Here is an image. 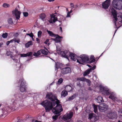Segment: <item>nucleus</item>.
I'll return each instance as SVG.
<instances>
[{"instance_id":"nucleus-1","label":"nucleus","mask_w":122,"mask_h":122,"mask_svg":"<svg viewBox=\"0 0 122 122\" xmlns=\"http://www.w3.org/2000/svg\"><path fill=\"white\" fill-rule=\"evenodd\" d=\"M14 100H12V106L6 107L2 109L3 114L0 116L1 117H4L7 114L10 109L12 111L17 110L23 107L24 106L23 102L25 97L20 92L15 94L14 95Z\"/></svg>"},{"instance_id":"nucleus-2","label":"nucleus","mask_w":122,"mask_h":122,"mask_svg":"<svg viewBox=\"0 0 122 122\" xmlns=\"http://www.w3.org/2000/svg\"><path fill=\"white\" fill-rule=\"evenodd\" d=\"M46 97L52 102H51L49 101L46 100L41 102V104L45 108L46 112H49L52 109L53 107L56 105V103L55 101L56 100L57 98L55 96L53 95L51 93H47Z\"/></svg>"},{"instance_id":"nucleus-3","label":"nucleus","mask_w":122,"mask_h":122,"mask_svg":"<svg viewBox=\"0 0 122 122\" xmlns=\"http://www.w3.org/2000/svg\"><path fill=\"white\" fill-rule=\"evenodd\" d=\"M112 14L113 16L114 19H113V22L114 24V27L117 28L115 31L114 33L113 36L116 32L117 29H118L120 26L117 27V23L119 22V24H121L122 23V13L119 12L117 14V13L113 8H112L111 10Z\"/></svg>"},{"instance_id":"nucleus-4","label":"nucleus","mask_w":122,"mask_h":122,"mask_svg":"<svg viewBox=\"0 0 122 122\" xmlns=\"http://www.w3.org/2000/svg\"><path fill=\"white\" fill-rule=\"evenodd\" d=\"M55 102L56 103V106L55 107H54L52 109V111L53 113L55 114L60 116L61 114V112L63 111V109L62 107L61 104H59L60 102L57 99Z\"/></svg>"},{"instance_id":"nucleus-5","label":"nucleus","mask_w":122,"mask_h":122,"mask_svg":"<svg viewBox=\"0 0 122 122\" xmlns=\"http://www.w3.org/2000/svg\"><path fill=\"white\" fill-rule=\"evenodd\" d=\"M17 83L18 86H20V89L21 92H23L26 91L27 88L26 83L23 78H21L19 81L17 80Z\"/></svg>"},{"instance_id":"nucleus-6","label":"nucleus","mask_w":122,"mask_h":122,"mask_svg":"<svg viewBox=\"0 0 122 122\" xmlns=\"http://www.w3.org/2000/svg\"><path fill=\"white\" fill-rule=\"evenodd\" d=\"M77 58V62L80 64H82L83 63L87 62L89 61L88 56L85 54H82Z\"/></svg>"},{"instance_id":"nucleus-7","label":"nucleus","mask_w":122,"mask_h":122,"mask_svg":"<svg viewBox=\"0 0 122 122\" xmlns=\"http://www.w3.org/2000/svg\"><path fill=\"white\" fill-rule=\"evenodd\" d=\"M112 4L113 6L116 9H122V0H113Z\"/></svg>"},{"instance_id":"nucleus-8","label":"nucleus","mask_w":122,"mask_h":122,"mask_svg":"<svg viewBox=\"0 0 122 122\" xmlns=\"http://www.w3.org/2000/svg\"><path fill=\"white\" fill-rule=\"evenodd\" d=\"M56 50L57 53L58 54H60L63 57L66 58L69 60L68 57L69 55H70V51L66 50L64 51H61L60 49H58L57 46H56Z\"/></svg>"},{"instance_id":"nucleus-9","label":"nucleus","mask_w":122,"mask_h":122,"mask_svg":"<svg viewBox=\"0 0 122 122\" xmlns=\"http://www.w3.org/2000/svg\"><path fill=\"white\" fill-rule=\"evenodd\" d=\"M100 90L102 94L108 96L109 94L111 92L110 90L107 87H100Z\"/></svg>"},{"instance_id":"nucleus-10","label":"nucleus","mask_w":122,"mask_h":122,"mask_svg":"<svg viewBox=\"0 0 122 122\" xmlns=\"http://www.w3.org/2000/svg\"><path fill=\"white\" fill-rule=\"evenodd\" d=\"M107 117L110 119H116L117 117V115L116 112L112 111L109 112L107 115Z\"/></svg>"},{"instance_id":"nucleus-11","label":"nucleus","mask_w":122,"mask_h":122,"mask_svg":"<svg viewBox=\"0 0 122 122\" xmlns=\"http://www.w3.org/2000/svg\"><path fill=\"white\" fill-rule=\"evenodd\" d=\"M109 98L115 102H120V100L117 97L116 94L114 92H110Z\"/></svg>"},{"instance_id":"nucleus-12","label":"nucleus","mask_w":122,"mask_h":122,"mask_svg":"<svg viewBox=\"0 0 122 122\" xmlns=\"http://www.w3.org/2000/svg\"><path fill=\"white\" fill-rule=\"evenodd\" d=\"M73 114V112H72L67 113L63 117L64 120L65 121L67 120V121H69L70 120H71V119L72 117Z\"/></svg>"},{"instance_id":"nucleus-13","label":"nucleus","mask_w":122,"mask_h":122,"mask_svg":"<svg viewBox=\"0 0 122 122\" xmlns=\"http://www.w3.org/2000/svg\"><path fill=\"white\" fill-rule=\"evenodd\" d=\"M98 108L100 112H105L108 109V106L104 103H102L99 106Z\"/></svg>"},{"instance_id":"nucleus-14","label":"nucleus","mask_w":122,"mask_h":122,"mask_svg":"<svg viewBox=\"0 0 122 122\" xmlns=\"http://www.w3.org/2000/svg\"><path fill=\"white\" fill-rule=\"evenodd\" d=\"M88 119L92 122L97 121L99 117L98 116L95 115L94 114L91 113L89 114Z\"/></svg>"},{"instance_id":"nucleus-15","label":"nucleus","mask_w":122,"mask_h":122,"mask_svg":"<svg viewBox=\"0 0 122 122\" xmlns=\"http://www.w3.org/2000/svg\"><path fill=\"white\" fill-rule=\"evenodd\" d=\"M57 20V19L56 14H53L51 15L50 18L48 21L50 23H55Z\"/></svg>"},{"instance_id":"nucleus-16","label":"nucleus","mask_w":122,"mask_h":122,"mask_svg":"<svg viewBox=\"0 0 122 122\" xmlns=\"http://www.w3.org/2000/svg\"><path fill=\"white\" fill-rule=\"evenodd\" d=\"M12 13L15 16L17 20L20 19L21 12L17 10L16 8L12 11Z\"/></svg>"},{"instance_id":"nucleus-17","label":"nucleus","mask_w":122,"mask_h":122,"mask_svg":"<svg viewBox=\"0 0 122 122\" xmlns=\"http://www.w3.org/2000/svg\"><path fill=\"white\" fill-rule=\"evenodd\" d=\"M61 73L63 75L68 74L71 71V69L69 67H66L63 68L61 70Z\"/></svg>"},{"instance_id":"nucleus-18","label":"nucleus","mask_w":122,"mask_h":122,"mask_svg":"<svg viewBox=\"0 0 122 122\" xmlns=\"http://www.w3.org/2000/svg\"><path fill=\"white\" fill-rule=\"evenodd\" d=\"M110 0H106L103 2L102 4L103 8L105 9H107L110 5Z\"/></svg>"},{"instance_id":"nucleus-19","label":"nucleus","mask_w":122,"mask_h":122,"mask_svg":"<svg viewBox=\"0 0 122 122\" xmlns=\"http://www.w3.org/2000/svg\"><path fill=\"white\" fill-rule=\"evenodd\" d=\"M69 56L71 57V60L74 61H75L78 59L77 56L76 54L72 53H71L70 52V55H69Z\"/></svg>"},{"instance_id":"nucleus-20","label":"nucleus","mask_w":122,"mask_h":122,"mask_svg":"<svg viewBox=\"0 0 122 122\" xmlns=\"http://www.w3.org/2000/svg\"><path fill=\"white\" fill-rule=\"evenodd\" d=\"M32 55V52H30L26 54H20V56L21 57H25L28 56H30Z\"/></svg>"},{"instance_id":"nucleus-21","label":"nucleus","mask_w":122,"mask_h":122,"mask_svg":"<svg viewBox=\"0 0 122 122\" xmlns=\"http://www.w3.org/2000/svg\"><path fill=\"white\" fill-rule=\"evenodd\" d=\"M68 93L65 90H63L61 93V97H65L67 95Z\"/></svg>"},{"instance_id":"nucleus-22","label":"nucleus","mask_w":122,"mask_h":122,"mask_svg":"<svg viewBox=\"0 0 122 122\" xmlns=\"http://www.w3.org/2000/svg\"><path fill=\"white\" fill-rule=\"evenodd\" d=\"M96 99V101L99 103H100L103 102L102 97L100 96L98 97Z\"/></svg>"},{"instance_id":"nucleus-23","label":"nucleus","mask_w":122,"mask_h":122,"mask_svg":"<svg viewBox=\"0 0 122 122\" xmlns=\"http://www.w3.org/2000/svg\"><path fill=\"white\" fill-rule=\"evenodd\" d=\"M47 31L49 34V36L52 37H56V35L53 33L52 31L47 30Z\"/></svg>"},{"instance_id":"nucleus-24","label":"nucleus","mask_w":122,"mask_h":122,"mask_svg":"<svg viewBox=\"0 0 122 122\" xmlns=\"http://www.w3.org/2000/svg\"><path fill=\"white\" fill-rule=\"evenodd\" d=\"M90 69H88L85 71L83 74V76H85L89 74L92 71Z\"/></svg>"},{"instance_id":"nucleus-25","label":"nucleus","mask_w":122,"mask_h":122,"mask_svg":"<svg viewBox=\"0 0 122 122\" xmlns=\"http://www.w3.org/2000/svg\"><path fill=\"white\" fill-rule=\"evenodd\" d=\"M40 17L43 21L45 20V18L46 17V15L44 13H42L40 15Z\"/></svg>"},{"instance_id":"nucleus-26","label":"nucleus","mask_w":122,"mask_h":122,"mask_svg":"<svg viewBox=\"0 0 122 122\" xmlns=\"http://www.w3.org/2000/svg\"><path fill=\"white\" fill-rule=\"evenodd\" d=\"M65 88L67 92H70L72 90V88L70 86H66Z\"/></svg>"},{"instance_id":"nucleus-27","label":"nucleus","mask_w":122,"mask_h":122,"mask_svg":"<svg viewBox=\"0 0 122 122\" xmlns=\"http://www.w3.org/2000/svg\"><path fill=\"white\" fill-rule=\"evenodd\" d=\"M32 41H30L25 44V46L27 48L29 47L30 46L32 45Z\"/></svg>"},{"instance_id":"nucleus-28","label":"nucleus","mask_w":122,"mask_h":122,"mask_svg":"<svg viewBox=\"0 0 122 122\" xmlns=\"http://www.w3.org/2000/svg\"><path fill=\"white\" fill-rule=\"evenodd\" d=\"M92 106L93 107L94 109V112L96 113H97V110L98 108V106L96 105L93 104L92 105Z\"/></svg>"},{"instance_id":"nucleus-29","label":"nucleus","mask_w":122,"mask_h":122,"mask_svg":"<svg viewBox=\"0 0 122 122\" xmlns=\"http://www.w3.org/2000/svg\"><path fill=\"white\" fill-rule=\"evenodd\" d=\"M95 60L94 58V56L93 55H91V56L90 58V63H92L95 61Z\"/></svg>"},{"instance_id":"nucleus-30","label":"nucleus","mask_w":122,"mask_h":122,"mask_svg":"<svg viewBox=\"0 0 122 122\" xmlns=\"http://www.w3.org/2000/svg\"><path fill=\"white\" fill-rule=\"evenodd\" d=\"M41 50H39L36 53H34L33 55L34 56H37L39 55L41 53Z\"/></svg>"},{"instance_id":"nucleus-31","label":"nucleus","mask_w":122,"mask_h":122,"mask_svg":"<svg viewBox=\"0 0 122 122\" xmlns=\"http://www.w3.org/2000/svg\"><path fill=\"white\" fill-rule=\"evenodd\" d=\"M7 21L8 23L10 24H12L13 23L12 19L11 18H9L7 20Z\"/></svg>"},{"instance_id":"nucleus-32","label":"nucleus","mask_w":122,"mask_h":122,"mask_svg":"<svg viewBox=\"0 0 122 122\" xmlns=\"http://www.w3.org/2000/svg\"><path fill=\"white\" fill-rule=\"evenodd\" d=\"M55 70H57L60 67V64L59 62H57L56 63L55 65Z\"/></svg>"},{"instance_id":"nucleus-33","label":"nucleus","mask_w":122,"mask_h":122,"mask_svg":"<svg viewBox=\"0 0 122 122\" xmlns=\"http://www.w3.org/2000/svg\"><path fill=\"white\" fill-rule=\"evenodd\" d=\"M52 39L55 41V42L56 43H58L60 42V39L58 37H56V38H52Z\"/></svg>"},{"instance_id":"nucleus-34","label":"nucleus","mask_w":122,"mask_h":122,"mask_svg":"<svg viewBox=\"0 0 122 122\" xmlns=\"http://www.w3.org/2000/svg\"><path fill=\"white\" fill-rule=\"evenodd\" d=\"M85 78L84 77H78L77 78V80L82 81H85Z\"/></svg>"},{"instance_id":"nucleus-35","label":"nucleus","mask_w":122,"mask_h":122,"mask_svg":"<svg viewBox=\"0 0 122 122\" xmlns=\"http://www.w3.org/2000/svg\"><path fill=\"white\" fill-rule=\"evenodd\" d=\"M75 97H76V95L75 94H74L73 95H72L70 97H69L68 98V101H70L71 100H72L73 99H74V98Z\"/></svg>"},{"instance_id":"nucleus-36","label":"nucleus","mask_w":122,"mask_h":122,"mask_svg":"<svg viewBox=\"0 0 122 122\" xmlns=\"http://www.w3.org/2000/svg\"><path fill=\"white\" fill-rule=\"evenodd\" d=\"M41 53L45 55H47L48 54V52L47 51H46L45 49H42L41 50Z\"/></svg>"},{"instance_id":"nucleus-37","label":"nucleus","mask_w":122,"mask_h":122,"mask_svg":"<svg viewBox=\"0 0 122 122\" xmlns=\"http://www.w3.org/2000/svg\"><path fill=\"white\" fill-rule=\"evenodd\" d=\"M63 81V79L62 78H60L57 82V84L59 85L62 83Z\"/></svg>"},{"instance_id":"nucleus-38","label":"nucleus","mask_w":122,"mask_h":122,"mask_svg":"<svg viewBox=\"0 0 122 122\" xmlns=\"http://www.w3.org/2000/svg\"><path fill=\"white\" fill-rule=\"evenodd\" d=\"M8 36V34L7 33H3L2 35V37L4 38H7Z\"/></svg>"},{"instance_id":"nucleus-39","label":"nucleus","mask_w":122,"mask_h":122,"mask_svg":"<svg viewBox=\"0 0 122 122\" xmlns=\"http://www.w3.org/2000/svg\"><path fill=\"white\" fill-rule=\"evenodd\" d=\"M42 33V32L41 30L39 31L38 32V36L39 38H40L41 37V35Z\"/></svg>"},{"instance_id":"nucleus-40","label":"nucleus","mask_w":122,"mask_h":122,"mask_svg":"<svg viewBox=\"0 0 122 122\" xmlns=\"http://www.w3.org/2000/svg\"><path fill=\"white\" fill-rule=\"evenodd\" d=\"M3 6L5 8L9 7L10 6V5L4 3L3 5Z\"/></svg>"},{"instance_id":"nucleus-41","label":"nucleus","mask_w":122,"mask_h":122,"mask_svg":"<svg viewBox=\"0 0 122 122\" xmlns=\"http://www.w3.org/2000/svg\"><path fill=\"white\" fill-rule=\"evenodd\" d=\"M58 115H55L54 116H53L52 118L54 120H57V119L58 117Z\"/></svg>"},{"instance_id":"nucleus-42","label":"nucleus","mask_w":122,"mask_h":122,"mask_svg":"<svg viewBox=\"0 0 122 122\" xmlns=\"http://www.w3.org/2000/svg\"><path fill=\"white\" fill-rule=\"evenodd\" d=\"M16 66H17V68H16V70H18L20 68L21 66V65L19 63H17V64L16 65Z\"/></svg>"},{"instance_id":"nucleus-43","label":"nucleus","mask_w":122,"mask_h":122,"mask_svg":"<svg viewBox=\"0 0 122 122\" xmlns=\"http://www.w3.org/2000/svg\"><path fill=\"white\" fill-rule=\"evenodd\" d=\"M10 57L11 58L13 59V60L16 62L18 61V60L15 59L14 58V57L13 56H12L10 54Z\"/></svg>"},{"instance_id":"nucleus-44","label":"nucleus","mask_w":122,"mask_h":122,"mask_svg":"<svg viewBox=\"0 0 122 122\" xmlns=\"http://www.w3.org/2000/svg\"><path fill=\"white\" fill-rule=\"evenodd\" d=\"M20 42V40L19 39H17L15 38V42H17L18 43H19Z\"/></svg>"},{"instance_id":"nucleus-45","label":"nucleus","mask_w":122,"mask_h":122,"mask_svg":"<svg viewBox=\"0 0 122 122\" xmlns=\"http://www.w3.org/2000/svg\"><path fill=\"white\" fill-rule=\"evenodd\" d=\"M24 16L25 17H26L28 15V13L27 12H24L23 13Z\"/></svg>"},{"instance_id":"nucleus-46","label":"nucleus","mask_w":122,"mask_h":122,"mask_svg":"<svg viewBox=\"0 0 122 122\" xmlns=\"http://www.w3.org/2000/svg\"><path fill=\"white\" fill-rule=\"evenodd\" d=\"M30 37L32 38L33 40V35L32 32H31L30 34V35L29 36Z\"/></svg>"},{"instance_id":"nucleus-47","label":"nucleus","mask_w":122,"mask_h":122,"mask_svg":"<svg viewBox=\"0 0 122 122\" xmlns=\"http://www.w3.org/2000/svg\"><path fill=\"white\" fill-rule=\"evenodd\" d=\"M85 81H86L88 83H90L91 81L89 79H87L85 78Z\"/></svg>"},{"instance_id":"nucleus-48","label":"nucleus","mask_w":122,"mask_h":122,"mask_svg":"<svg viewBox=\"0 0 122 122\" xmlns=\"http://www.w3.org/2000/svg\"><path fill=\"white\" fill-rule=\"evenodd\" d=\"M71 7V9H72L74 7V5L73 3H71L70 4Z\"/></svg>"},{"instance_id":"nucleus-49","label":"nucleus","mask_w":122,"mask_h":122,"mask_svg":"<svg viewBox=\"0 0 122 122\" xmlns=\"http://www.w3.org/2000/svg\"><path fill=\"white\" fill-rule=\"evenodd\" d=\"M70 17V12H67V15L66 16V17Z\"/></svg>"},{"instance_id":"nucleus-50","label":"nucleus","mask_w":122,"mask_h":122,"mask_svg":"<svg viewBox=\"0 0 122 122\" xmlns=\"http://www.w3.org/2000/svg\"><path fill=\"white\" fill-rule=\"evenodd\" d=\"M6 54L7 56H10V51H7Z\"/></svg>"},{"instance_id":"nucleus-51","label":"nucleus","mask_w":122,"mask_h":122,"mask_svg":"<svg viewBox=\"0 0 122 122\" xmlns=\"http://www.w3.org/2000/svg\"><path fill=\"white\" fill-rule=\"evenodd\" d=\"M96 68V66H94L93 67H92L91 68H90L89 69H91V71L92 70H94Z\"/></svg>"},{"instance_id":"nucleus-52","label":"nucleus","mask_w":122,"mask_h":122,"mask_svg":"<svg viewBox=\"0 0 122 122\" xmlns=\"http://www.w3.org/2000/svg\"><path fill=\"white\" fill-rule=\"evenodd\" d=\"M77 85L79 86H81V85L80 84V83L79 82H77Z\"/></svg>"},{"instance_id":"nucleus-53","label":"nucleus","mask_w":122,"mask_h":122,"mask_svg":"<svg viewBox=\"0 0 122 122\" xmlns=\"http://www.w3.org/2000/svg\"><path fill=\"white\" fill-rule=\"evenodd\" d=\"M49 41V39H47L46 40V41L45 42V43L46 44H47V43Z\"/></svg>"},{"instance_id":"nucleus-54","label":"nucleus","mask_w":122,"mask_h":122,"mask_svg":"<svg viewBox=\"0 0 122 122\" xmlns=\"http://www.w3.org/2000/svg\"><path fill=\"white\" fill-rule=\"evenodd\" d=\"M10 43V41H7L6 43V44L7 45H8Z\"/></svg>"},{"instance_id":"nucleus-55","label":"nucleus","mask_w":122,"mask_h":122,"mask_svg":"<svg viewBox=\"0 0 122 122\" xmlns=\"http://www.w3.org/2000/svg\"><path fill=\"white\" fill-rule=\"evenodd\" d=\"M10 42L12 43L13 42V41L14 42L15 41V38H14L13 39L11 40L10 41Z\"/></svg>"},{"instance_id":"nucleus-56","label":"nucleus","mask_w":122,"mask_h":122,"mask_svg":"<svg viewBox=\"0 0 122 122\" xmlns=\"http://www.w3.org/2000/svg\"><path fill=\"white\" fill-rule=\"evenodd\" d=\"M55 0H48V1L49 2H52L54 1Z\"/></svg>"},{"instance_id":"nucleus-57","label":"nucleus","mask_w":122,"mask_h":122,"mask_svg":"<svg viewBox=\"0 0 122 122\" xmlns=\"http://www.w3.org/2000/svg\"><path fill=\"white\" fill-rule=\"evenodd\" d=\"M60 30H61V32H62V28L61 27H60Z\"/></svg>"},{"instance_id":"nucleus-58","label":"nucleus","mask_w":122,"mask_h":122,"mask_svg":"<svg viewBox=\"0 0 122 122\" xmlns=\"http://www.w3.org/2000/svg\"><path fill=\"white\" fill-rule=\"evenodd\" d=\"M88 89L89 90H92V89L90 87H88Z\"/></svg>"},{"instance_id":"nucleus-59","label":"nucleus","mask_w":122,"mask_h":122,"mask_svg":"<svg viewBox=\"0 0 122 122\" xmlns=\"http://www.w3.org/2000/svg\"><path fill=\"white\" fill-rule=\"evenodd\" d=\"M3 43H0V47L1 46L3 45Z\"/></svg>"},{"instance_id":"nucleus-60","label":"nucleus","mask_w":122,"mask_h":122,"mask_svg":"<svg viewBox=\"0 0 122 122\" xmlns=\"http://www.w3.org/2000/svg\"><path fill=\"white\" fill-rule=\"evenodd\" d=\"M77 122H82L80 120H78L77 121Z\"/></svg>"},{"instance_id":"nucleus-61","label":"nucleus","mask_w":122,"mask_h":122,"mask_svg":"<svg viewBox=\"0 0 122 122\" xmlns=\"http://www.w3.org/2000/svg\"><path fill=\"white\" fill-rule=\"evenodd\" d=\"M17 121L16 122H20V120H19L18 118H17Z\"/></svg>"},{"instance_id":"nucleus-62","label":"nucleus","mask_w":122,"mask_h":122,"mask_svg":"<svg viewBox=\"0 0 122 122\" xmlns=\"http://www.w3.org/2000/svg\"><path fill=\"white\" fill-rule=\"evenodd\" d=\"M78 5H75V7L76 8L77 7H78Z\"/></svg>"},{"instance_id":"nucleus-63","label":"nucleus","mask_w":122,"mask_h":122,"mask_svg":"<svg viewBox=\"0 0 122 122\" xmlns=\"http://www.w3.org/2000/svg\"><path fill=\"white\" fill-rule=\"evenodd\" d=\"M120 114H119L120 115L122 116V113L121 112H120Z\"/></svg>"},{"instance_id":"nucleus-64","label":"nucleus","mask_w":122,"mask_h":122,"mask_svg":"<svg viewBox=\"0 0 122 122\" xmlns=\"http://www.w3.org/2000/svg\"><path fill=\"white\" fill-rule=\"evenodd\" d=\"M71 122V120H70L69 121H67V122Z\"/></svg>"}]
</instances>
